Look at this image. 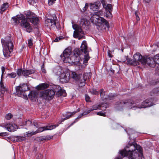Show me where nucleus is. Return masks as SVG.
Returning a JSON list of instances; mask_svg holds the SVG:
<instances>
[{"label":"nucleus","instance_id":"obj_1","mask_svg":"<svg viewBox=\"0 0 159 159\" xmlns=\"http://www.w3.org/2000/svg\"><path fill=\"white\" fill-rule=\"evenodd\" d=\"M135 144L129 145L124 150L120 151L121 155L123 157H126L129 159H141V157L135 151Z\"/></svg>","mask_w":159,"mask_h":159},{"label":"nucleus","instance_id":"obj_2","mask_svg":"<svg viewBox=\"0 0 159 159\" xmlns=\"http://www.w3.org/2000/svg\"><path fill=\"white\" fill-rule=\"evenodd\" d=\"M71 48L68 47L66 49L63 54L61 55L60 56L63 62L66 63H74L76 64L80 63V57L73 55L70 56L71 53Z\"/></svg>","mask_w":159,"mask_h":159},{"label":"nucleus","instance_id":"obj_3","mask_svg":"<svg viewBox=\"0 0 159 159\" xmlns=\"http://www.w3.org/2000/svg\"><path fill=\"white\" fill-rule=\"evenodd\" d=\"M1 43L3 47V52L4 57H9L10 53L12 51L13 48V43L11 40L10 35L6 36L4 39H2Z\"/></svg>","mask_w":159,"mask_h":159},{"label":"nucleus","instance_id":"obj_4","mask_svg":"<svg viewBox=\"0 0 159 159\" xmlns=\"http://www.w3.org/2000/svg\"><path fill=\"white\" fill-rule=\"evenodd\" d=\"M127 60V64L131 65H138L139 64V62L143 65L145 64V57L142 56L139 52L136 53L134 55L133 60L131 59H128L127 56H125L124 60L121 59V61L125 62Z\"/></svg>","mask_w":159,"mask_h":159},{"label":"nucleus","instance_id":"obj_5","mask_svg":"<svg viewBox=\"0 0 159 159\" xmlns=\"http://www.w3.org/2000/svg\"><path fill=\"white\" fill-rule=\"evenodd\" d=\"M134 103V102L132 99H125L117 102L116 103V107L119 110L120 109H122L124 107L135 110V108L136 107L137 105H136V106H132Z\"/></svg>","mask_w":159,"mask_h":159},{"label":"nucleus","instance_id":"obj_6","mask_svg":"<svg viewBox=\"0 0 159 159\" xmlns=\"http://www.w3.org/2000/svg\"><path fill=\"white\" fill-rule=\"evenodd\" d=\"M134 103V102L132 99H125L117 102L116 103V107L119 110L120 109H122L124 107L135 110V108L136 107L137 105H136V106H132Z\"/></svg>","mask_w":159,"mask_h":159},{"label":"nucleus","instance_id":"obj_7","mask_svg":"<svg viewBox=\"0 0 159 159\" xmlns=\"http://www.w3.org/2000/svg\"><path fill=\"white\" fill-rule=\"evenodd\" d=\"M55 92L52 89H47L40 93L39 97L43 99L50 100L54 96Z\"/></svg>","mask_w":159,"mask_h":159},{"label":"nucleus","instance_id":"obj_8","mask_svg":"<svg viewBox=\"0 0 159 159\" xmlns=\"http://www.w3.org/2000/svg\"><path fill=\"white\" fill-rule=\"evenodd\" d=\"M92 23L94 24L98 29L102 30H106V28L108 30L109 25L107 20H91Z\"/></svg>","mask_w":159,"mask_h":159},{"label":"nucleus","instance_id":"obj_9","mask_svg":"<svg viewBox=\"0 0 159 159\" xmlns=\"http://www.w3.org/2000/svg\"><path fill=\"white\" fill-rule=\"evenodd\" d=\"M73 24L72 27L73 29L75 30L74 32L73 36L75 38H78L80 40L84 38V36H81L80 34H84V32L83 31L81 28L77 24H73V23L72 22Z\"/></svg>","mask_w":159,"mask_h":159},{"label":"nucleus","instance_id":"obj_10","mask_svg":"<svg viewBox=\"0 0 159 159\" xmlns=\"http://www.w3.org/2000/svg\"><path fill=\"white\" fill-rule=\"evenodd\" d=\"M81 48V49L80 50L82 51L83 52H84L85 54L83 63H86L89 60L90 57L89 56L87 51V45L86 41L84 40L83 41Z\"/></svg>","mask_w":159,"mask_h":159},{"label":"nucleus","instance_id":"obj_11","mask_svg":"<svg viewBox=\"0 0 159 159\" xmlns=\"http://www.w3.org/2000/svg\"><path fill=\"white\" fill-rule=\"evenodd\" d=\"M16 89L17 95L18 96H21L25 91L28 90V88L26 84H24L16 87Z\"/></svg>","mask_w":159,"mask_h":159},{"label":"nucleus","instance_id":"obj_12","mask_svg":"<svg viewBox=\"0 0 159 159\" xmlns=\"http://www.w3.org/2000/svg\"><path fill=\"white\" fill-rule=\"evenodd\" d=\"M24 14L26 17V20L31 19V20H39V17L36 15L34 12H32L30 10L25 11Z\"/></svg>","mask_w":159,"mask_h":159},{"label":"nucleus","instance_id":"obj_13","mask_svg":"<svg viewBox=\"0 0 159 159\" xmlns=\"http://www.w3.org/2000/svg\"><path fill=\"white\" fill-rule=\"evenodd\" d=\"M153 105L152 99L149 98L146 99L141 104H139L137 105L136 108H145L147 107H150Z\"/></svg>","mask_w":159,"mask_h":159},{"label":"nucleus","instance_id":"obj_14","mask_svg":"<svg viewBox=\"0 0 159 159\" xmlns=\"http://www.w3.org/2000/svg\"><path fill=\"white\" fill-rule=\"evenodd\" d=\"M1 126L7 129L10 132L14 131L17 129V126L14 124L4 123L1 125Z\"/></svg>","mask_w":159,"mask_h":159},{"label":"nucleus","instance_id":"obj_15","mask_svg":"<svg viewBox=\"0 0 159 159\" xmlns=\"http://www.w3.org/2000/svg\"><path fill=\"white\" fill-rule=\"evenodd\" d=\"M101 13H102V12L100 11L99 12H94L92 15L91 13L89 12V14H88L87 16L90 18V20H105L99 15Z\"/></svg>","mask_w":159,"mask_h":159},{"label":"nucleus","instance_id":"obj_16","mask_svg":"<svg viewBox=\"0 0 159 159\" xmlns=\"http://www.w3.org/2000/svg\"><path fill=\"white\" fill-rule=\"evenodd\" d=\"M47 127L45 126L43 127H40L35 131L26 132V134H25V137H30L38 133L41 132L44 130H47L48 129L47 128Z\"/></svg>","mask_w":159,"mask_h":159},{"label":"nucleus","instance_id":"obj_17","mask_svg":"<svg viewBox=\"0 0 159 159\" xmlns=\"http://www.w3.org/2000/svg\"><path fill=\"white\" fill-rule=\"evenodd\" d=\"M70 74L68 73H65L63 72L60 76V81L63 83L68 82L70 79Z\"/></svg>","mask_w":159,"mask_h":159},{"label":"nucleus","instance_id":"obj_18","mask_svg":"<svg viewBox=\"0 0 159 159\" xmlns=\"http://www.w3.org/2000/svg\"><path fill=\"white\" fill-rule=\"evenodd\" d=\"M101 4L99 1H98L93 3H89V5L90 9L93 11H98Z\"/></svg>","mask_w":159,"mask_h":159},{"label":"nucleus","instance_id":"obj_19","mask_svg":"<svg viewBox=\"0 0 159 159\" xmlns=\"http://www.w3.org/2000/svg\"><path fill=\"white\" fill-rule=\"evenodd\" d=\"M145 64L144 65L147 64L148 65L152 67H154L156 65L154 58L149 57L146 58L145 57Z\"/></svg>","mask_w":159,"mask_h":159},{"label":"nucleus","instance_id":"obj_20","mask_svg":"<svg viewBox=\"0 0 159 159\" xmlns=\"http://www.w3.org/2000/svg\"><path fill=\"white\" fill-rule=\"evenodd\" d=\"M28 20H21L20 24L22 26L24 27L26 29L27 31L30 32L32 30L30 24L27 22Z\"/></svg>","mask_w":159,"mask_h":159},{"label":"nucleus","instance_id":"obj_21","mask_svg":"<svg viewBox=\"0 0 159 159\" xmlns=\"http://www.w3.org/2000/svg\"><path fill=\"white\" fill-rule=\"evenodd\" d=\"M106 9L107 11L105 15L106 16L108 19H111L112 17V14L111 12L112 11L113 8L112 5L111 4H108L107 5Z\"/></svg>","mask_w":159,"mask_h":159},{"label":"nucleus","instance_id":"obj_22","mask_svg":"<svg viewBox=\"0 0 159 159\" xmlns=\"http://www.w3.org/2000/svg\"><path fill=\"white\" fill-rule=\"evenodd\" d=\"M53 137L52 136H43L39 137H37L35 140L38 142L39 143H41L43 142H44L46 140H48L51 139Z\"/></svg>","mask_w":159,"mask_h":159},{"label":"nucleus","instance_id":"obj_23","mask_svg":"<svg viewBox=\"0 0 159 159\" xmlns=\"http://www.w3.org/2000/svg\"><path fill=\"white\" fill-rule=\"evenodd\" d=\"M38 96V93L34 91H31L28 94L29 98L31 100L35 101Z\"/></svg>","mask_w":159,"mask_h":159},{"label":"nucleus","instance_id":"obj_24","mask_svg":"<svg viewBox=\"0 0 159 159\" xmlns=\"http://www.w3.org/2000/svg\"><path fill=\"white\" fill-rule=\"evenodd\" d=\"M57 87H58V89L60 88V89L57 92L56 95L58 96H62L64 97L66 96V93L65 90L64 89H61V87L59 86H57Z\"/></svg>","mask_w":159,"mask_h":159},{"label":"nucleus","instance_id":"obj_25","mask_svg":"<svg viewBox=\"0 0 159 159\" xmlns=\"http://www.w3.org/2000/svg\"><path fill=\"white\" fill-rule=\"evenodd\" d=\"M81 76V74H77L75 72H72L71 74L72 77L76 81L80 80Z\"/></svg>","mask_w":159,"mask_h":159},{"label":"nucleus","instance_id":"obj_26","mask_svg":"<svg viewBox=\"0 0 159 159\" xmlns=\"http://www.w3.org/2000/svg\"><path fill=\"white\" fill-rule=\"evenodd\" d=\"M53 72L56 75L59 76V77L61 74L64 72L60 68H56L54 69Z\"/></svg>","mask_w":159,"mask_h":159},{"label":"nucleus","instance_id":"obj_27","mask_svg":"<svg viewBox=\"0 0 159 159\" xmlns=\"http://www.w3.org/2000/svg\"><path fill=\"white\" fill-rule=\"evenodd\" d=\"M23 76L25 77L28 76L29 75L34 73L35 71L34 70H24Z\"/></svg>","mask_w":159,"mask_h":159},{"label":"nucleus","instance_id":"obj_28","mask_svg":"<svg viewBox=\"0 0 159 159\" xmlns=\"http://www.w3.org/2000/svg\"><path fill=\"white\" fill-rule=\"evenodd\" d=\"M12 19H13L14 20H26L25 16L23 14H21L12 17Z\"/></svg>","mask_w":159,"mask_h":159},{"label":"nucleus","instance_id":"obj_29","mask_svg":"<svg viewBox=\"0 0 159 159\" xmlns=\"http://www.w3.org/2000/svg\"><path fill=\"white\" fill-rule=\"evenodd\" d=\"M49 85L47 83H44L40 84L38 86L39 90H43L49 87Z\"/></svg>","mask_w":159,"mask_h":159},{"label":"nucleus","instance_id":"obj_30","mask_svg":"<svg viewBox=\"0 0 159 159\" xmlns=\"http://www.w3.org/2000/svg\"><path fill=\"white\" fill-rule=\"evenodd\" d=\"M83 52L79 48H76L73 51L74 55L73 56L79 57V56Z\"/></svg>","mask_w":159,"mask_h":159},{"label":"nucleus","instance_id":"obj_31","mask_svg":"<svg viewBox=\"0 0 159 159\" xmlns=\"http://www.w3.org/2000/svg\"><path fill=\"white\" fill-rule=\"evenodd\" d=\"M77 112V111H75L72 112H68V113H67V114L66 116L64 119H62L61 122L63 121L64 120H66L68 119H69L70 117H71L72 116L75 115Z\"/></svg>","mask_w":159,"mask_h":159},{"label":"nucleus","instance_id":"obj_32","mask_svg":"<svg viewBox=\"0 0 159 159\" xmlns=\"http://www.w3.org/2000/svg\"><path fill=\"white\" fill-rule=\"evenodd\" d=\"M8 7V3H5L3 4L1 6L0 11V12L1 14H2V12L4 11Z\"/></svg>","mask_w":159,"mask_h":159},{"label":"nucleus","instance_id":"obj_33","mask_svg":"<svg viewBox=\"0 0 159 159\" xmlns=\"http://www.w3.org/2000/svg\"><path fill=\"white\" fill-rule=\"evenodd\" d=\"M100 94L101 98L103 100L107 99V95H105V92L103 89H101L100 90Z\"/></svg>","mask_w":159,"mask_h":159},{"label":"nucleus","instance_id":"obj_34","mask_svg":"<svg viewBox=\"0 0 159 159\" xmlns=\"http://www.w3.org/2000/svg\"><path fill=\"white\" fill-rule=\"evenodd\" d=\"M26 134V133L25 134H24V137L21 136H16V141L17 142H21L24 140H25L26 139V137L25 136V134Z\"/></svg>","mask_w":159,"mask_h":159},{"label":"nucleus","instance_id":"obj_35","mask_svg":"<svg viewBox=\"0 0 159 159\" xmlns=\"http://www.w3.org/2000/svg\"><path fill=\"white\" fill-rule=\"evenodd\" d=\"M91 73H86L83 75V81H85L87 79H89L90 77Z\"/></svg>","mask_w":159,"mask_h":159},{"label":"nucleus","instance_id":"obj_36","mask_svg":"<svg viewBox=\"0 0 159 159\" xmlns=\"http://www.w3.org/2000/svg\"><path fill=\"white\" fill-rule=\"evenodd\" d=\"M90 93L93 95H97L98 94V91L97 90L94 88H92L90 90Z\"/></svg>","mask_w":159,"mask_h":159},{"label":"nucleus","instance_id":"obj_37","mask_svg":"<svg viewBox=\"0 0 159 159\" xmlns=\"http://www.w3.org/2000/svg\"><path fill=\"white\" fill-rule=\"evenodd\" d=\"M154 58L156 65L157 64L159 66V55L157 54L154 57Z\"/></svg>","mask_w":159,"mask_h":159},{"label":"nucleus","instance_id":"obj_38","mask_svg":"<svg viewBox=\"0 0 159 159\" xmlns=\"http://www.w3.org/2000/svg\"><path fill=\"white\" fill-rule=\"evenodd\" d=\"M107 100H111L114 99L115 96L112 93L109 94L108 95H107Z\"/></svg>","mask_w":159,"mask_h":159},{"label":"nucleus","instance_id":"obj_39","mask_svg":"<svg viewBox=\"0 0 159 159\" xmlns=\"http://www.w3.org/2000/svg\"><path fill=\"white\" fill-rule=\"evenodd\" d=\"M24 70H22V69H18L16 71V73L18 76H20L22 75H23Z\"/></svg>","mask_w":159,"mask_h":159},{"label":"nucleus","instance_id":"obj_40","mask_svg":"<svg viewBox=\"0 0 159 159\" xmlns=\"http://www.w3.org/2000/svg\"><path fill=\"white\" fill-rule=\"evenodd\" d=\"M51 21H56V20H45V25L49 27L52 26Z\"/></svg>","mask_w":159,"mask_h":159},{"label":"nucleus","instance_id":"obj_41","mask_svg":"<svg viewBox=\"0 0 159 159\" xmlns=\"http://www.w3.org/2000/svg\"><path fill=\"white\" fill-rule=\"evenodd\" d=\"M58 125H49L48 126H45V127H47V128L48 129L47 130H51L52 129H53L55 128L57 126H58Z\"/></svg>","mask_w":159,"mask_h":159},{"label":"nucleus","instance_id":"obj_42","mask_svg":"<svg viewBox=\"0 0 159 159\" xmlns=\"http://www.w3.org/2000/svg\"><path fill=\"white\" fill-rule=\"evenodd\" d=\"M135 151L136 150L138 151V153H139V152H141L142 150V148L139 145H137L136 144L135 145Z\"/></svg>","mask_w":159,"mask_h":159},{"label":"nucleus","instance_id":"obj_43","mask_svg":"<svg viewBox=\"0 0 159 159\" xmlns=\"http://www.w3.org/2000/svg\"><path fill=\"white\" fill-rule=\"evenodd\" d=\"M99 107H100L99 105H93L92 107L90 109V111H92L98 109Z\"/></svg>","mask_w":159,"mask_h":159},{"label":"nucleus","instance_id":"obj_44","mask_svg":"<svg viewBox=\"0 0 159 159\" xmlns=\"http://www.w3.org/2000/svg\"><path fill=\"white\" fill-rule=\"evenodd\" d=\"M30 21L32 24L35 26V28H37V26L39 24V20H30Z\"/></svg>","mask_w":159,"mask_h":159},{"label":"nucleus","instance_id":"obj_45","mask_svg":"<svg viewBox=\"0 0 159 159\" xmlns=\"http://www.w3.org/2000/svg\"><path fill=\"white\" fill-rule=\"evenodd\" d=\"M83 116V115H82V113L76 119H75V120L69 126H72V125H73L75 123H76V122H77V119H80V118H81Z\"/></svg>","mask_w":159,"mask_h":159},{"label":"nucleus","instance_id":"obj_46","mask_svg":"<svg viewBox=\"0 0 159 159\" xmlns=\"http://www.w3.org/2000/svg\"><path fill=\"white\" fill-rule=\"evenodd\" d=\"M29 3L32 5H34L36 4L37 1V0H28Z\"/></svg>","mask_w":159,"mask_h":159},{"label":"nucleus","instance_id":"obj_47","mask_svg":"<svg viewBox=\"0 0 159 159\" xmlns=\"http://www.w3.org/2000/svg\"><path fill=\"white\" fill-rule=\"evenodd\" d=\"M7 76L11 78H14L16 77V74L14 72H12L10 74H7Z\"/></svg>","mask_w":159,"mask_h":159},{"label":"nucleus","instance_id":"obj_48","mask_svg":"<svg viewBox=\"0 0 159 159\" xmlns=\"http://www.w3.org/2000/svg\"><path fill=\"white\" fill-rule=\"evenodd\" d=\"M85 20H80L79 22V25L78 26L81 28V27L83 26L84 25H85Z\"/></svg>","mask_w":159,"mask_h":159},{"label":"nucleus","instance_id":"obj_49","mask_svg":"<svg viewBox=\"0 0 159 159\" xmlns=\"http://www.w3.org/2000/svg\"><path fill=\"white\" fill-rule=\"evenodd\" d=\"M63 39V37L62 36H60L59 37H57L54 40V42H58L59 41Z\"/></svg>","mask_w":159,"mask_h":159},{"label":"nucleus","instance_id":"obj_50","mask_svg":"<svg viewBox=\"0 0 159 159\" xmlns=\"http://www.w3.org/2000/svg\"><path fill=\"white\" fill-rule=\"evenodd\" d=\"M32 41L33 40L31 38L28 39V45L29 47H30V46H32L33 44Z\"/></svg>","mask_w":159,"mask_h":159},{"label":"nucleus","instance_id":"obj_51","mask_svg":"<svg viewBox=\"0 0 159 159\" xmlns=\"http://www.w3.org/2000/svg\"><path fill=\"white\" fill-rule=\"evenodd\" d=\"M89 6V4L88 3H86L85 6L83 8V12L85 11L88 8Z\"/></svg>","mask_w":159,"mask_h":159},{"label":"nucleus","instance_id":"obj_52","mask_svg":"<svg viewBox=\"0 0 159 159\" xmlns=\"http://www.w3.org/2000/svg\"><path fill=\"white\" fill-rule=\"evenodd\" d=\"M13 116L11 114L8 113L6 115L5 117L6 118L7 120H10L12 117Z\"/></svg>","mask_w":159,"mask_h":159},{"label":"nucleus","instance_id":"obj_53","mask_svg":"<svg viewBox=\"0 0 159 159\" xmlns=\"http://www.w3.org/2000/svg\"><path fill=\"white\" fill-rule=\"evenodd\" d=\"M139 12L138 11H136L135 12V15L136 16V20H140V18L139 15Z\"/></svg>","mask_w":159,"mask_h":159},{"label":"nucleus","instance_id":"obj_54","mask_svg":"<svg viewBox=\"0 0 159 159\" xmlns=\"http://www.w3.org/2000/svg\"><path fill=\"white\" fill-rule=\"evenodd\" d=\"M56 0H48V4L49 5H52L55 3Z\"/></svg>","mask_w":159,"mask_h":159},{"label":"nucleus","instance_id":"obj_55","mask_svg":"<svg viewBox=\"0 0 159 159\" xmlns=\"http://www.w3.org/2000/svg\"><path fill=\"white\" fill-rule=\"evenodd\" d=\"M91 111H90V109L88 110H86L83 113H82V114L83 115V116L89 113Z\"/></svg>","mask_w":159,"mask_h":159},{"label":"nucleus","instance_id":"obj_56","mask_svg":"<svg viewBox=\"0 0 159 159\" xmlns=\"http://www.w3.org/2000/svg\"><path fill=\"white\" fill-rule=\"evenodd\" d=\"M52 18L48 19L47 20H57V18L55 14H53L52 15Z\"/></svg>","mask_w":159,"mask_h":159},{"label":"nucleus","instance_id":"obj_57","mask_svg":"<svg viewBox=\"0 0 159 159\" xmlns=\"http://www.w3.org/2000/svg\"><path fill=\"white\" fill-rule=\"evenodd\" d=\"M153 91L155 93L159 94V87L157 88H155L154 89Z\"/></svg>","mask_w":159,"mask_h":159},{"label":"nucleus","instance_id":"obj_58","mask_svg":"<svg viewBox=\"0 0 159 159\" xmlns=\"http://www.w3.org/2000/svg\"><path fill=\"white\" fill-rule=\"evenodd\" d=\"M12 22H11L12 24L14 25L18 24L20 23V20H12Z\"/></svg>","mask_w":159,"mask_h":159},{"label":"nucleus","instance_id":"obj_59","mask_svg":"<svg viewBox=\"0 0 159 159\" xmlns=\"http://www.w3.org/2000/svg\"><path fill=\"white\" fill-rule=\"evenodd\" d=\"M97 114L98 115L101 116H106V115L104 113L102 112V111H100L97 112Z\"/></svg>","mask_w":159,"mask_h":159},{"label":"nucleus","instance_id":"obj_60","mask_svg":"<svg viewBox=\"0 0 159 159\" xmlns=\"http://www.w3.org/2000/svg\"><path fill=\"white\" fill-rule=\"evenodd\" d=\"M41 70L43 73H46V70L45 69L44 64H43V65L42 66Z\"/></svg>","mask_w":159,"mask_h":159},{"label":"nucleus","instance_id":"obj_61","mask_svg":"<svg viewBox=\"0 0 159 159\" xmlns=\"http://www.w3.org/2000/svg\"><path fill=\"white\" fill-rule=\"evenodd\" d=\"M85 100L86 102H89L90 101V98L87 94L85 95Z\"/></svg>","mask_w":159,"mask_h":159},{"label":"nucleus","instance_id":"obj_62","mask_svg":"<svg viewBox=\"0 0 159 159\" xmlns=\"http://www.w3.org/2000/svg\"><path fill=\"white\" fill-rule=\"evenodd\" d=\"M85 84V81H81L80 83V84H79V85L80 86L82 87L83 86H84Z\"/></svg>","mask_w":159,"mask_h":159},{"label":"nucleus","instance_id":"obj_63","mask_svg":"<svg viewBox=\"0 0 159 159\" xmlns=\"http://www.w3.org/2000/svg\"><path fill=\"white\" fill-rule=\"evenodd\" d=\"M7 132H2L0 133V136H4L7 135Z\"/></svg>","mask_w":159,"mask_h":159},{"label":"nucleus","instance_id":"obj_64","mask_svg":"<svg viewBox=\"0 0 159 159\" xmlns=\"http://www.w3.org/2000/svg\"><path fill=\"white\" fill-rule=\"evenodd\" d=\"M1 69H2V76L3 75L5 71V68L4 66H2Z\"/></svg>","mask_w":159,"mask_h":159}]
</instances>
